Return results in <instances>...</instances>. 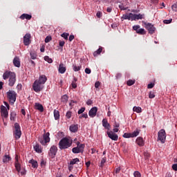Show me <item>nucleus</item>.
Masks as SVG:
<instances>
[{
	"label": "nucleus",
	"instance_id": "16",
	"mask_svg": "<svg viewBox=\"0 0 177 177\" xmlns=\"http://www.w3.org/2000/svg\"><path fill=\"white\" fill-rule=\"evenodd\" d=\"M35 81L44 85L45 82L48 81V78L45 75H41L39 76V79L36 80Z\"/></svg>",
	"mask_w": 177,
	"mask_h": 177
},
{
	"label": "nucleus",
	"instance_id": "17",
	"mask_svg": "<svg viewBox=\"0 0 177 177\" xmlns=\"http://www.w3.org/2000/svg\"><path fill=\"white\" fill-rule=\"evenodd\" d=\"M102 122V127H104L105 129H107V131H110L111 126L110 125V123H109V122L107 121V119L104 118Z\"/></svg>",
	"mask_w": 177,
	"mask_h": 177
},
{
	"label": "nucleus",
	"instance_id": "11",
	"mask_svg": "<svg viewBox=\"0 0 177 177\" xmlns=\"http://www.w3.org/2000/svg\"><path fill=\"white\" fill-rule=\"evenodd\" d=\"M24 44L26 46H28L31 44V34L26 33L24 37Z\"/></svg>",
	"mask_w": 177,
	"mask_h": 177
},
{
	"label": "nucleus",
	"instance_id": "15",
	"mask_svg": "<svg viewBox=\"0 0 177 177\" xmlns=\"http://www.w3.org/2000/svg\"><path fill=\"white\" fill-rule=\"evenodd\" d=\"M97 113V107L94 106L90 109L88 111V115L91 118H95L96 117V114Z\"/></svg>",
	"mask_w": 177,
	"mask_h": 177
},
{
	"label": "nucleus",
	"instance_id": "62",
	"mask_svg": "<svg viewBox=\"0 0 177 177\" xmlns=\"http://www.w3.org/2000/svg\"><path fill=\"white\" fill-rule=\"evenodd\" d=\"M120 171H121V167H118L115 169V174H120Z\"/></svg>",
	"mask_w": 177,
	"mask_h": 177
},
{
	"label": "nucleus",
	"instance_id": "40",
	"mask_svg": "<svg viewBox=\"0 0 177 177\" xmlns=\"http://www.w3.org/2000/svg\"><path fill=\"white\" fill-rule=\"evenodd\" d=\"M133 84H135V80H129L127 82V84L128 85V86H132Z\"/></svg>",
	"mask_w": 177,
	"mask_h": 177
},
{
	"label": "nucleus",
	"instance_id": "26",
	"mask_svg": "<svg viewBox=\"0 0 177 177\" xmlns=\"http://www.w3.org/2000/svg\"><path fill=\"white\" fill-rule=\"evenodd\" d=\"M29 164H31L33 168H38V162L34 159L29 160Z\"/></svg>",
	"mask_w": 177,
	"mask_h": 177
},
{
	"label": "nucleus",
	"instance_id": "55",
	"mask_svg": "<svg viewBox=\"0 0 177 177\" xmlns=\"http://www.w3.org/2000/svg\"><path fill=\"white\" fill-rule=\"evenodd\" d=\"M84 71H85L86 74H91V68H86Z\"/></svg>",
	"mask_w": 177,
	"mask_h": 177
},
{
	"label": "nucleus",
	"instance_id": "25",
	"mask_svg": "<svg viewBox=\"0 0 177 177\" xmlns=\"http://www.w3.org/2000/svg\"><path fill=\"white\" fill-rule=\"evenodd\" d=\"M31 17H32V16H31V15H28V14H22L20 16V19H21V20H24L25 19L26 20H31Z\"/></svg>",
	"mask_w": 177,
	"mask_h": 177
},
{
	"label": "nucleus",
	"instance_id": "58",
	"mask_svg": "<svg viewBox=\"0 0 177 177\" xmlns=\"http://www.w3.org/2000/svg\"><path fill=\"white\" fill-rule=\"evenodd\" d=\"M66 42H64V41H59V45L61 47H63L64 45H65Z\"/></svg>",
	"mask_w": 177,
	"mask_h": 177
},
{
	"label": "nucleus",
	"instance_id": "52",
	"mask_svg": "<svg viewBox=\"0 0 177 177\" xmlns=\"http://www.w3.org/2000/svg\"><path fill=\"white\" fill-rule=\"evenodd\" d=\"M79 118H88V113H82Z\"/></svg>",
	"mask_w": 177,
	"mask_h": 177
},
{
	"label": "nucleus",
	"instance_id": "29",
	"mask_svg": "<svg viewBox=\"0 0 177 177\" xmlns=\"http://www.w3.org/2000/svg\"><path fill=\"white\" fill-rule=\"evenodd\" d=\"M118 128H120V123H117V122H115L113 124V131L115 133L118 132L119 131Z\"/></svg>",
	"mask_w": 177,
	"mask_h": 177
},
{
	"label": "nucleus",
	"instance_id": "41",
	"mask_svg": "<svg viewBox=\"0 0 177 177\" xmlns=\"http://www.w3.org/2000/svg\"><path fill=\"white\" fill-rule=\"evenodd\" d=\"M123 138H132V134L131 133H124L123 135Z\"/></svg>",
	"mask_w": 177,
	"mask_h": 177
},
{
	"label": "nucleus",
	"instance_id": "39",
	"mask_svg": "<svg viewBox=\"0 0 177 177\" xmlns=\"http://www.w3.org/2000/svg\"><path fill=\"white\" fill-rule=\"evenodd\" d=\"M80 162V159L78 158H76L75 159H73L71 162L70 164L71 165H74V164Z\"/></svg>",
	"mask_w": 177,
	"mask_h": 177
},
{
	"label": "nucleus",
	"instance_id": "30",
	"mask_svg": "<svg viewBox=\"0 0 177 177\" xmlns=\"http://www.w3.org/2000/svg\"><path fill=\"white\" fill-rule=\"evenodd\" d=\"M12 160V158L9 155H5L3 158V162H9Z\"/></svg>",
	"mask_w": 177,
	"mask_h": 177
},
{
	"label": "nucleus",
	"instance_id": "12",
	"mask_svg": "<svg viewBox=\"0 0 177 177\" xmlns=\"http://www.w3.org/2000/svg\"><path fill=\"white\" fill-rule=\"evenodd\" d=\"M50 135V134L49 133V132H47V133H44L43 135V139H44V141L41 140L40 143L43 145H46V143H49V142H50V138H49Z\"/></svg>",
	"mask_w": 177,
	"mask_h": 177
},
{
	"label": "nucleus",
	"instance_id": "43",
	"mask_svg": "<svg viewBox=\"0 0 177 177\" xmlns=\"http://www.w3.org/2000/svg\"><path fill=\"white\" fill-rule=\"evenodd\" d=\"M37 53L31 52L30 53V57L31 59H32V60H35V59H37Z\"/></svg>",
	"mask_w": 177,
	"mask_h": 177
},
{
	"label": "nucleus",
	"instance_id": "36",
	"mask_svg": "<svg viewBox=\"0 0 177 177\" xmlns=\"http://www.w3.org/2000/svg\"><path fill=\"white\" fill-rule=\"evenodd\" d=\"M133 111L136 113H142V108L140 106H134L133 108Z\"/></svg>",
	"mask_w": 177,
	"mask_h": 177
},
{
	"label": "nucleus",
	"instance_id": "5",
	"mask_svg": "<svg viewBox=\"0 0 177 177\" xmlns=\"http://www.w3.org/2000/svg\"><path fill=\"white\" fill-rule=\"evenodd\" d=\"M142 24L145 26V28L146 30H147L149 32V34H154V32L156 31V28H154V25L151 24V23H147L145 21H142Z\"/></svg>",
	"mask_w": 177,
	"mask_h": 177
},
{
	"label": "nucleus",
	"instance_id": "28",
	"mask_svg": "<svg viewBox=\"0 0 177 177\" xmlns=\"http://www.w3.org/2000/svg\"><path fill=\"white\" fill-rule=\"evenodd\" d=\"M140 133V129H136L133 132L131 133V138H136Z\"/></svg>",
	"mask_w": 177,
	"mask_h": 177
},
{
	"label": "nucleus",
	"instance_id": "42",
	"mask_svg": "<svg viewBox=\"0 0 177 177\" xmlns=\"http://www.w3.org/2000/svg\"><path fill=\"white\" fill-rule=\"evenodd\" d=\"M44 60L46 62H48V63H53V60L51 58H50L48 56H45Z\"/></svg>",
	"mask_w": 177,
	"mask_h": 177
},
{
	"label": "nucleus",
	"instance_id": "8",
	"mask_svg": "<svg viewBox=\"0 0 177 177\" xmlns=\"http://www.w3.org/2000/svg\"><path fill=\"white\" fill-rule=\"evenodd\" d=\"M32 88L35 92H41V91L44 89V84L39 83L35 80L32 84Z\"/></svg>",
	"mask_w": 177,
	"mask_h": 177
},
{
	"label": "nucleus",
	"instance_id": "57",
	"mask_svg": "<svg viewBox=\"0 0 177 177\" xmlns=\"http://www.w3.org/2000/svg\"><path fill=\"white\" fill-rule=\"evenodd\" d=\"M122 77V75L121 73H117L115 75L116 80H120Z\"/></svg>",
	"mask_w": 177,
	"mask_h": 177
},
{
	"label": "nucleus",
	"instance_id": "51",
	"mask_svg": "<svg viewBox=\"0 0 177 177\" xmlns=\"http://www.w3.org/2000/svg\"><path fill=\"white\" fill-rule=\"evenodd\" d=\"M85 111V107H82L80 109H79L77 114H82Z\"/></svg>",
	"mask_w": 177,
	"mask_h": 177
},
{
	"label": "nucleus",
	"instance_id": "59",
	"mask_svg": "<svg viewBox=\"0 0 177 177\" xmlns=\"http://www.w3.org/2000/svg\"><path fill=\"white\" fill-rule=\"evenodd\" d=\"M171 168L174 169V171H177V164L173 165Z\"/></svg>",
	"mask_w": 177,
	"mask_h": 177
},
{
	"label": "nucleus",
	"instance_id": "54",
	"mask_svg": "<svg viewBox=\"0 0 177 177\" xmlns=\"http://www.w3.org/2000/svg\"><path fill=\"white\" fill-rule=\"evenodd\" d=\"M133 175L135 177H140L141 176L140 172H139V171H135Z\"/></svg>",
	"mask_w": 177,
	"mask_h": 177
},
{
	"label": "nucleus",
	"instance_id": "18",
	"mask_svg": "<svg viewBox=\"0 0 177 177\" xmlns=\"http://www.w3.org/2000/svg\"><path fill=\"white\" fill-rule=\"evenodd\" d=\"M145 19V14H133V21Z\"/></svg>",
	"mask_w": 177,
	"mask_h": 177
},
{
	"label": "nucleus",
	"instance_id": "9",
	"mask_svg": "<svg viewBox=\"0 0 177 177\" xmlns=\"http://www.w3.org/2000/svg\"><path fill=\"white\" fill-rule=\"evenodd\" d=\"M133 30L139 34V35H146V30L145 28H140V25H136L133 26Z\"/></svg>",
	"mask_w": 177,
	"mask_h": 177
},
{
	"label": "nucleus",
	"instance_id": "50",
	"mask_svg": "<svg viewBox=\"0 0 177 177\" xmlns=\"http://www.w3.org/2000/svg\"><path fill=\"white\" fill-rule=\"evenodd\" d=\"M71 115H72L71 111L66 112V118H68V119L71 118Z\"/></svg>",
	"mask_w": 177,
	"mask_h": 177
},
{
	"label": "nucleus",
	"instance_id": "48",
	"mask_svg": "<svg viewBox=\"0 0 177 177\" xmlns=\"http://www.w3.org/2000/svg\"><path fill=\"white\" fill-rule=\"evenodd\" d=\"M50 41H52V37L47 36L45 39L46 44H48V42H50Z\"/></svg>",
	"mask_w": 177,
	"mask_h": 177
},
{
	"label": "nucleus",
	"instance_id": "63",
	"mask_svg": "<svg viewBox=\"0 0 177 177\" xmlns=\"http://www.w3.org/2000/svg\"><path fill=\"white\" fill-rule=\"evenodd\" d=\"M68 39H69L70 42H71V41H73V39H74V35H71L69 36Z\"/></svg>",
	"mask_w": 177,
	"mask_h": 177
},
{
	"label": "nucleus",
	"instance_id": "19",
	"mask_svg": "<svg viewBox=\"0 0 177 177\" xmlns=\"http://www.w3.org/2000/svg\"><path fill=\"white\" fill-rule=\"evenodd\" d=\"M66 65H64L63 63L59 64L58 67V72L59 74H64V73H66Z\"/></svg>",
	"mask_w": 177,
	"mask_h": 177
},
{
	"label": "nucleus",
	"instance_id": "64",
	"mask_svg": "<svg viewBox=\"0 0 177 177\" xmlns=\"http://www.w3.org/2000/svg\"><path fill=\"white\" fill-rule=\"evenodd\" d=\"M86 104H87L88 106H91V104H92V100H88L86 102Z\"/></svg>",
	"mask_w": 177,
	"mask_h": 177
},
{
	"label": "nucleus",
	"instance_id": "38",
	"mask_svg": "<svg viewBox=\"0 0 177 177\" xmlns=\"http://www.w3.org/2000/svg\"><path fill=\"white\" fill-rule=\"evenodd\" d=\"M73 71H75V72L80 71V70H81V68H82L81 66H77V65H75V64H73Z\"/></svg>",
	"mask_w": 177,
	"mask_h": 177
},
{
	"label": "nucleus",
	"instance_id": "53",
	"mask_svg": "<svg viewBox=\"0 0 177 177\" xmlns=\"http://www.w3.org/2000/svg\"><path fill=\"white\" fill-rule=\"evenodd\" d=\"M148 89H151L152 88H154V83H150L147 85Z\"/></svg>",
	"mask_w": 177,
	"mask_h": 177
},
{
	"label": "nucleus",
	"instance_id": "1",
	"mask_svg": "<svg viewBox=\"0 0 177 177\" xmlns=\"http://www.w3.org/2000/svg\"><path fill=\"white\" fill-rule=\"evenodd\" d=\"M9 86H13L16 84V73L12 71H6L3 74V80H8Z\"/></svg>",
	"mask_w": 177,
	"mask_h": 177
},
{
	"label": "nucleus",
	"instance_id": "10",
	"mask_svg": "<svg viewBox=\"0 0 177 177\" xmlns=\"http://www.w3.org/2000/svg\"><path fill=\"white\" fill-rule=\"evenodd\" d=\"M84 149H85V144H81L80 147H73L72 152L74 154H78L79 153H84Z\"/></svg>",
	"mask_w": 177,
	"mask_h": 177
},
{
	"label": "nucleus",
	"instance_id": "44",
	"mask_svg": "<svg viewBox=\"0 0 177 177\" xmlns=\"http://www.w3.org/2000/svg\"><path fill=\"white\" fill-rule=\"evenodd\" d=\"M15 168L18 172H20L21 167L19 162H15Z\"/></svg>",
	"mask_w": 177,
	"mask_h": 177
},
{
	"label": "nucleus",
	"instance_id": "34",
	"mask_svg": "<svg viewBox=\"0 0 177 177\" xmlns=\"http://www.w3.org/2000/svg\"><path fill=\"white\" fill-rule=\"evenodd\" d=\"M34 149L37 153H42V149H41V147H39V145L37 144L34 147Z\"/></svg>",
	"mask_w": 177,
	"mask_h": 177
},
{
	"label": "nucleus",
	"instance_id": "7",
	"mask_svg": "<svg viewBox=\"0 0 177 177\" xmlns=\"http://www.w3.org/2000/svg\"><path fill=\"white\" fill-rule=\"evenodd\" d=\"M0 113L1 115L3 118V121H5L8 117H9V113L8 112V109H6V106L1 105L0 107Z\"/></svg>",
	"mask_w": 177,
	"mask_h": 177
},
{
	"label": "nucleus",
	"instance_id": "21",
	"mask_svg": "<svg viewBox=\"0 0 177 177\" xmlns=\"http://www.w3.org/2000/svg\"><path fill=\"white\" fill-rule=\"evenodd\" d=\"M136 143L140 147H142V146H145V140H143V138L142 137H138L136 140Z\"/></svg>",
	"mask_w": 177,
	"mask_h": 177
},
{
	"label": "nucleus",
	"instance_id": "20",
	"mask_svg": "<svg viewBox=\"0 0 177 177\" xmlns=\"http://www.w3.org/2000/svg\"><path fill=\"white\" fill-rule=\"evenodd\" d=\"M12 63L15 67H17L18 68H20V66H21L20 63V58L19 57H15L12 61Z\"/></svg>",
	"mask_w": 177,
	"mask_h": 177
},
{
	"label": "nucleus",
	"instance_id": "3",
	"mask_svg": "<svg viewBox=\"0 0 177 177\" xmlns=\"http://www.w3.org/2000/svg\"><path fill=\"white\" fill-rule=\"evenodd\" d=\"M16 97H17V93H16V91L9 90L7 92V98L11 104H15V102H16Z\"/></svg>",
	"mask_w": 177,
	"mask_h": 177
},
{
	"label": "nucleus",
	"instance_id": "13",
	"mask_svg": "<svg viewBox=\"0 0 177 177\" xmlns=\"http://www.w3.org/2000/svg\"><path fill=\"white\" fill-rule=\"evenodd\" d=\"M57 153V147H56L55 145H53L50 148V151L48 153L50 157H51V158H55V156H56Z\"/></svg>",
	"mask_w": 177,
	"mask_h": 177
},
{
	"label": "nucleus",
	"instance_id": "27",
	"mask_svg": "<svg viewBox=\"0 0 177 177\" xmlns=\"http://www.w3.org/2000/svg\"><path fill=\"white\" fill-rule=\"evenodd\" d=\"M103 50V48L102 46H100L99 48L93 53V56L96 57V56H99L102 53Z\"/></svg>",
	"mask_w": 177,
	"mask_h": 177
},
{
	"label": "nucleus",
	"instance_id": "45",
	"mask_svg": "<svg viewBox=\"0 0 177 177\" xmlns=\"http://www.w3.org/2000/svg\"><path fill=\"white\" fill-rule=\"evenodd\" d=\"M68 33L64 32L61 35V37H62V38H64V39H68Z\"/></svg>",
	"mask_w": 177,
	"mask_h": 177
},
{
	"label": "nucleus",
	"instance_id": "35",
	"mask_svg": "<svg viewBox=\"0 0 177 177\" xmlns=\"http://www.w3.org/2000/svg\"><path fill=\"white\" fill-rule=\"evenodd\" d=\"M77 81H78V80L76 77H74L71 83V86L72 88H73V89H75L77 88Z\"/></svg>",
	"mask_w": 177,
	"mask_h": 177
},
{
	"label": "nucleus",
	"instance_id": "61",
	"mask_svg": "<svg viewBox=\"0 0 177 177\" xmlns=\"http://www.w3.org/2000/svg\"><path fill=\"white\" fill-rule=\"evenodd\" d=\"M111 10H113V8L111 7H108L106 9V12H108V13H111Z\"/></svg>",
	"mask_w": 177,
	"mask_h": 177
},
{
	"label": "nucleus",
	"instance_id": "6",
	"mask_svg": "<svg viewBox=\"0 0 177 177\" xmlns=\"http://www.w3.org/2000/svg\"><path fill=\"white\" fill-rule=\"evenodd\" d=\"M165 139H167V133H165V130H160L158 133V140H160L161 143H165Z\"/></svg>",
	"mask_w": 177,
	"mask_h": 177
},
{
	"label": "nucleus",
	"instance_id": "49",
	"mask_svg": "<svg viewBox=\"0 0 177 177\" xmlns=\"http://www.w3.org/2000/svg\"><path fill=\"white\" fill-rule=\"evenodd\" d=\"M163 23L165 24H171V23H172V19H165V20H164L163 21Z\"/></svg>",
	"mask_w": 177,
	"mask_h": 177
},
{
	"label": "nucleus",
	"instance_id": "32",
	"mask_svg": "<svg viewBox=\"0 0 177 177\" xmlns=\"http://www.w3.org/2000/svg\"><path fill=\"white\" fill-rule=\"evenodd\" d=\"M16 112L12 111L10 113V119L11 121H16Z\"/></svg>",
	"mask_w": 177,
	"mask_h": 177
},
{
	"label": "nucleus",
	"instance_id": "60",
	"mask_svg": "<svg viewBox=\"0 0 177 177\" xmlns=\"http://www.w3.org/2000/svg\"><path fill=\"white\" fill-rule=\"evenodd\" d=\"M100 86V82H96L95 83V88H99Z\"/></svg>",
	"mask_w": 177,
	"mask_h": 177
},
{
	"label": "nucleus",
	"instance_id": "33",
	"mask_svg": "<svg viewBox=\"0 0 177 177\" xmlns=\"http://www.w3.org/2000/svg\"><path fill=\"white\" fill-rule=\"evenodd\" d=\"M61 102L62 103H66V102H68V96L67 95H64L62 97H61Z\"/></svg>",
	"mask_w": 177,
	"mask_h": 177
},
{
	"label": "nucleus",
	"instance_id": "22",
	"mask_svg": "<svg viewBox=\"0 0 177 177\" xmlns=\"http://www.w3.org/2000/svg\"><path fill=\"white\" fill-rule=\"evenodd\" d=\"M133 13H129V14H124L122 15V19H124V20H131L133 21Z\"/></svg>",
	"mask_w": 177,
	"mask_h": 177
},
{
	"label": "nucleus",
	"instance_id": "56",
	"mask_svg": "<svg viewBox=\"0 0 177 177\" xmlns=\"http://www.w3.org/2000/svg\"><path fill=\"white\" fill-rule=\"evenodd\" d=\"M96 16L97 17H98V19H100V17H102V12L97 11L96 13Z\"/></svg>",
	"mask_w": 177,
	"mask_h": 177
},
{
	"label": "nucleus",
	"instance_id": "23",
	"mask_svg": "<svg viewBox=\"0 0 177 177\" xmlns=\"http://www.w3.org/2000/svg\"><path fill=\"white\" fill-rule=\"evenodd\" d=\"M69 131L75 133V132H78V124H72L69 127Z\"/></svg>",
	"mask_w": 177,
	"mask_h": 177
},
{
	"label": "nucleus",
	"instance_id": "2",
	"mask_svg": "<svg viewBox=\"0 0 177 177\" xmlns=\"http://www.w3.org/2000/svg\"><path fill=\"white\" fill-rule=\"evenodd\" d=\"M71 146H73V140L70 138H63L59 142V147L60 150L68 149V147H71Z\"/></svg>",
	"mask_w": 177,
	"mask_h": 177
},
{
	"label": "nucleus",
	"instance_id": "24",
	"mask_svg": "<svg viewBox=\"0 0 177 177\" xmlns=\"http://www.w3.org/2000/svg\"><path fill=\"white\" fill-rule=\"evenodd\" d=\"M35 107L36 109V110H39V111H40L41 113H42V111H44V106H42V104L36 102L35 104Z\"/></svg>",
	"mask_w": 177,
	"mask_h": 177
},
{
	"label": "nucleus",
	"instance_id": "14",
	"mask_svg": "<svg viewBox=\"0 0 177 177\" xmlns=\"http://www.w3.org/2000/svg\"><path fill=\"white\" fill-rule=\"evenodd\" d=\"M106 133L108 135V137L110 139H111V140H115V141L118 140V135L115 134V133H114V131H107Z\"/></svg>",
	"mask_w": 177,
	"mask_h": 177
},
{
	"label": "nucleus",
	"instance_id": "31",
	"mask_svg": "<svg viewBox=\"0 0 177 177\" xmlns=\"http://www.w3.org/2000/svg\"><path fill=\"white\" fill-rule=\"evenodd\" d=\"M54 117L55 120H59V118H60V112L56 109L54 110Z\"/></svg>",
	"mask_w": 177,
	"mask_h": 177
},
{
	"label": "nucleus",
	"instance_id": "46",
	"mask_svg": "<svg viewBox=\"0 0 177 177\" xmlns=\"http://www.w3.org/2000/svg\"><path fill=\"white\" fill-rule=\"evenodd\" d=\"M149 99H154V97H156V95L154 94V93L153 91L149 92Z\"/></svg>",
	"mask_w": 177,
	"mask_h": 177
},
{
	"label": "nucleus",
	"instance_id": "47",
	"mask_svg": "<svg viewBox=\"0 0 177 177\" xmlns=\"http://www.w3.org/2000/svg\"><path fill=\"white\" fill-rule=\"evenodd\" d=\"M171 9L174 10V12H177V2L172 5Z\"/></svg>",
	"mask_w": 177,
	"mask_h": 177
},
{
	"label": "nucleus",
	"instance_id": "4",
	"mask_svg": "<svg viewBox=\"0 0 177 177\" xmlns=\"http://www.w3.org/2000/svg\"><path fill=\"white\" fill-rule=\"evenodd\" d=\"M13 135L16 140L21 138V130L20 129V124H19V123H15V131H13Z\"/></svg>",
	"mask_w": 177,
	"mask_h": 177
},
{
	"label": "nucleus",
	"instance_id": "37",
	"mask_svg": "<svg viewBox=\"0 0 177 177\" xmlns=\"http://www.w3.org/2000/svg\"><path fill=\"white\" fill-rule=\"evenodd\" d=\"M106 160L107 159L106 158V157H104V158H102L100 164V167L101 168H103L104 164L106 163Z\"/></svg>",
	"mask_w": 177,
	"mask_h": 177
}]
</instances>
